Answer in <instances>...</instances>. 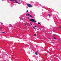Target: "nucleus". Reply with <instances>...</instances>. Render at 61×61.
I'll list each match as a JSON object with an SVG mask.
<instances>
[{"label": "nucleus", "mask_w": 61, "mask_h": 61, "mask_svg": "<svg viewBox=\"0 0 61 61\" xmlns=\"http://www.w3.org/2000/svg\"><path fill=\"white\" fill-rule=\"evenodd\" d=\"M30 21H32V22H34V23H36V20L35 19H30Z\"/></svg>", "instance_id": "1"}, {"label": "nucleus", "mask_w": 61, "mask_h": 61, "mask_svg": "<svg viewBox=\"0 0 61 61\" xmlns=\"http://www.w3.org/2000/svg\"><path fill=\"white\" fill-rule=\"evenodd\" d=\"M27 5L29 7H32V5L30 4H27Z\"/></svg>", "instance_id": "2"}, {"label": "nucleus", "mask_w": 61, "mask_h": 61, "mask_svg": "<svg viewBox=\"0 0 61 61\" xmlns=\"http://www.w3.org/2000/svg\"><path fill=\"white\" fill-rule=\"evenodd\" d=\"M30 14H26V16H30Z\"/></svg>", "instance_id": "3"}, {"label": "nucleus", "mask_w": 61, "mask_h": 61, "mask_svg": "<svg viewBox=\"0 0 61 61\" xmlns=\"http://www.w3.org/2000/svg\"><path fill=\"white\" fill-rule=\"evenodd\" d=\"M36 26H35L33 27V29H35V28H36Z\"/></svg>", "instance_id": "4"}, {"label": "nucleus", "mask_w": 61, "mask_h": 61, "mask_svg": "<svg viewBox=\"0 0 61 61\" xmlns=\"http://www.w3.org/2000/svg\"><path fill=\"white\" fill-rule=\"evenodd\" d=\"M35 54L36 55H37L38 54H37V52H35Z\"/></svg>", "instance_id": "5"}, {"label": "nucleus", "mask_w": 61, "mask_h": 61, "mask_svg": "<svg viewBox=\"0 0 61 61\" xmlns=\"http://www.w3.org/2000/svg\"><path fill=\"white\" fill-rule=\"evenodd\" d=\"M15 0L16 1V0H10V1H14V0Z\"/></svg>", "instance_id": "6"}, {"label": "nucleus", "mask_w": 61, "mask_h": 61, "mask_svg": "<svg viewBox=\"0 0 61 61\" xmlns=\"http://www.w3.org/2000/svg\"><path fill=\"white\" fill-rule=\"evenodd\" d=\"M30 16L31 17H32V18L33 17V16H32L31 15H30Z\"/></svg>", "instance_id": "7"}, {"label": "nucleus", "mask_w": 61, "mask_h": 61, "mask_svg": "<svg viewBox=\"0 0 61 61\" xmlns=\"http://www.w3.org/2000/svg\"><path fill=\"white\" fill-rule=\"evenodd\" d=\"M2 33H3V34H5V33L4 32H2Z\"/></svg>", "instance_id": "8"}, {"label": "nucleus", "mask_w": 61, "mask_h": 61, "mask_svg": "<svg viewBox=\"0 0 61 61\" xmlns=\"http://www.w3.org/2000/svg\"><path fill=\"white\" fill-rule=\"evenodd\" d=\"M38 24H39V25H41V24H40V23H39V22H38Z\"/></svg>", "instance_id": "9"}, {"label": "nucleus", "mask_w": 61, "mask_h": 61, "mask_svg": "<svg viewBox=\"0 0 61 61\" xmlns=\"http://www.w3.org/2000/svg\"><path fill=\"white\" fill-rule=\"evenodd\" d=\"M54 39H56V38H55V37H54Z\"/></svg>", "instance_id": "10"}, {"label": "nucleus", "mask_w": 61, "mask_h": 61, "mask_svg": "<svg viewBox=\"0 0 61 61\" xmlns=\"http://www.w3.org/2000/svg\"><path fill=\"white\" fill-rule=\"evenodd\" d=\"M36 36V34H35L34 35V36Z\"/></svg>", "instance_id": "11"}, {"label": "nucleus", "mask_w": 61, "mask_h": 61, "mask_svg": "<svg viewBox=\"0 0 61 61\" xmlns=\"http://www.w3.org/2000/svg\"><path fill=\"white\" fill-rule=\"evenodd\" d=\"M18 2H17V1H16V3H18Z\"/></svg>", "instance_id": "12"}, {"label": "nucleus", "mask_w": 61, "mask_h": 61, "mask_svg": "<svg viewBox=\"0 0 61 61\" xmlns=\"http://www.w3.org/2000/svg\"><path fill=\"white\" fill-rule=\"evenodd\" d=\"M28 12V10H27L26 12L27 13Z\"/></svg>", "instance_id": "13"}, {"label": "nucleus", "mask_w": 61, "mask_h": 61, "mask_svg": "<svg viewBox=\"0 0 61 61\" xmlns=\"http://www.w3.org/2000/svg\"><path fill=\"white\" fill-rule=\"evenodd\" d=\"M49 16H50V15H50V14H49Z\"/></svg>", "instance_id": "14"}, {"label": "nucleus", "mask_w": 61, "mask_h": 61, "mask_svg": "<svg viewBox=\"0 0 61 61\" xmlns=\"http://www.w3.org/2000/svg\"><path fill=\"white\" fill-rule=\"evenodd\" d=\"M27 18H28V19H29V17H28V18L27 17Z\"/></svg>", "instance_id": "15"}, {"label": "nucleus", "mask_w": 61, "mask_h": 61, "mask_svg": "<svg viewBox=\"0 0 61 61\" xmlns=\"http://www.w3.org/2000/svg\"><path fill=\"white\" fill-rule=\"evenodd\" d=\"M3 23H1V25H3Z\"/></svg>", "instance_id": "16"}, {"label": "nucleus", "mask_w": 61, "mask_h": 61, "mask_svg": "<svg viewBox=\"0 0 61 61\" xmlns=\"http://www.w3.org/2000/svg\"><path fill=\"white\" fill-rule=\"evenodd\" d=\"M30 25H32V24L30 23Z\"/></svg>", "instance_id": "17"}, {"label": "nucleus", "mask_w": 61, "mask_h": 61, "mask_svg": "<svg viewBox=\"0 0 61 61\" xmlns=\"http://www.w3.org/2000/svg\"><path fill=\"white\" fill-rule=\"evenodd\" d=\"M56 35H55V34H54L53 35V36H55Z\"/></svg>", "instance_id": "18"}, {"label": "nucleus", "mask_w": 61, "mask_h": 61, "mask_svg": "<svg viewBox=\"0 0 61 61\" xmlns=\"http://www.w3.org/2000/svg\"><path fill=\"white\" fill-rule=\"evenodd\" d=\"M60 28H61V26H60Z\"/></svg>", "instance_id": "19"}, {"label": "nucleus", "mask_w": 61, "mask_h": 61, "mask_svg": "<svg viewBox=\"0 0 61 61\" xmlns=\"http://www.w3.org/2000/svg\"><path fill=\"white\" fill-rule=\"evenodd\" d=\"M18 4H20V3H18Z\"/></svg>", "instance_id": "20"}, {"label": "nucleus", "mask_w": 61, "mask_h": 61, "mask_svg": "<svg viewBox=\"0 0 61 61\" xmlns=\"http://www.w3.org/2000/svg\"><path fill=\"white\" fill-rule=\"evenodd\" d=\"M2 1H3V0H2Z\"/></svg>", "instance_id": "21"}, {"label": "nucleus", "mask_w": 61, "mask_h": 61, "mask_svg": "<svg viewBox=\"0 0 61 61\" xmlns=\"http://www.w3.org/2000/svg\"><path fill=\"white\" fill-rule=\"evenodd\" d=\"M22 20H23V19H22Z\"/></svg>", "instance_id": "22"}]
</instances>
